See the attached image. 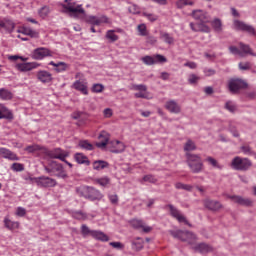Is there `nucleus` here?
<instances>
[{"label":"nucleus","instance_id":"23","mask_svg":"<svg viewBox=\"0 0 256 256\" xmlns=\"http://www.w3.org/2000/svg\"><path fill=\"white\" fill-rule=\"evenodd\" d=\"M86 21L90 25H101V23H109V18H107V16H88L86 18Z\"/></svg>","mask_w":256,"mask_h":256},{"label":"nucleus","instance_id":"12","mask_svg":"<svg viewBox=\"0 0 256 256\" xmlns=\"http://www.w3.org/2000/svg\"><path fill=\"white\" fill-rule=\"evenodd\" d=\"M141 61L144 63V65H157V63H167V58L165 56L156 54L154 56H144L141 58Z\"/></svg>","mask_w":256,"mask_h":256},{"label":"nucleus","instance_id":"20","mask_svg":"<svg viewBox=\"0 0 256 256\" xmlns=\"http://www.w3.org/2000/svg\"><path fill=\"white\" fill-rule=\"evenodd\" d=\"M0 156L8 161H19V156L7 148H0Z\"/></svg>","mask_w":256,"mask_h":256},{"label":"nucleus","instance_id":"59","mask_svg":"<svg viewBox=\"0 0 256 256\" xmlns=\"http://www.w3.org/2000/svg\"><path fill=\"white\" fill-rule=\"evenodd\" d=\"M134 97H136V99H149V95L147 91L146 92L140 91L138 93H135Z\"/></svg>","mask_w":256,"mask_h":256},{"label":"nucleus","instance_id":"40","mask_svg":"<svg viewBox=\"0 0 256 256\" xmlns=\"http://www.w3.org/2000/svg\"><path fill=\"white\" fill-rule=\"evenodd\" d=\"M69 69V64L65 62H58V67L54 69L56 73H65Z\"/></svg>","mask_w":256,"mask_h":256},{"label":"nucleus","instance_id":"62","mask_svg":"<svg viewBox=\"0 0 256 256\" xmlns=\"http://www.w3.org/2000/svg\"><path fill=\"white\" fill-rule=\"evenodd\" d=\"M75 219H87V214L83 213L82 211H77L73 214Z\"/></svg>","mask_w":256,"mask_h":256},{"label":"nucleus","instance_id":"51","mask_svg":"<svg viewBox=\"0 0 256 256\" xmlns=\"http://www.w3.org/2000/svg\"><path fill=\"white\" fill-rule=\"evenodd\" d=\"M137 29L141 37L147 36V26L145 24H139Z\"/></svg>","mask_w":256,"mask_h":256},{"label":"nucleus","instance_id":"8","mask_svg":"<svg viewBox=\"0 0 256 256\" xmlns=\"http://www.w3.org/2000/svg\"><path fill=\"white\" fill-rule=\"evenodd\" d=\"M31 57L35 61H43L46 57H53V52L49 48L39 47L32 51Z\"/></svg>","mask_w":256,"mask_h":256},{"label":"nucleus","instance_id":"3","mask_svg":"<svg viewBox=\"0 0 256 256\" xmlns=\"http://www.w3.org/2000/svg\"><path fill=\"white\" fill-rule=\"evenodd\" d=\"M76 195L83 197L89 201H101L103 199V193L91 186H79L76 188Z\"/></svg>","mask_w":256,"mask_h":256},{"label":"nucleus","instance_id":"61","mask_svg":"<svg viewBox=\"0 0 256 256\" xmlns=\"http://www.w3.org/2000/svg\"><path fill=\"white\" fill-rule=\"evenodd\" d=\"M110 247H113L114 249H125V245L121 242H110Z\"/></svg>","mask_w":256,"mask_h":256},{"label":"nucleus","instance_id":"24","mask_svg":"<svg viewBox=\"0 0 256 256\" xmlns=\"http://www.w3.org/2000/svg\"><path fill=\"white\" fill-rule=\"evenodd\" d=\"M72 87L76 91H80V93H82V95H89V90L87 89V83H83L79 80H76L73 83Z\"/></svg>","mask_w":256,"mask_h":256},{"label":"nucleus","instance_id":"47","mask_svg":"<svg viewBox=\"0 0 256 256\" xmlns=\"http://www.w3.org/2000/svg\"><path fill=\"white\" fill-rule=\"evenodd\" d=\"M40 150H41V146L37 144L30 145L25 148V151H27V153H35Z\"/></svg>","mask_w":256,"mask_h":256},{"label":"nucleus","instance_id":"55","mask_svg":"<svg viewBox=\"0 0 256 256\" xmlns=\"http://www.w3.org/2000/svg\"><path fill=\"white\" fill-rule=\"evenodd\" d=\"M241 151L244 155H255V152L251 149V146H241Z\"/></svg>","mask_w":256,"mask_h":256},{"label":"nucleus","instance_id":"13","mask_svg":"<svg viewBox=\"0 0 256 256\" xmlns=\"http://www.w3.org/2000/svg\"><path fill=\"white\" fill-rule=\"evenodd\" d=\"M167 207L170 211V215H172L174 219H177L179 223H184L185 225L191 227V224L189 223L185 215H183V213H181V211L177 209V207L173 206V204H168Z\"/></svg>","mask_w":256,"mask_h":256},{"label":"nucleus","instance_id":"9","mask_svg":"<svg viewBox=\"0 0 256 256\" xmlns=\"http://www.w3.org/2000/svg\"><path fill=\"white\" fill-rule=\"evenodd\" d=\"M232 29H234V31H242L243 33H248V35H255V28L240 20L233 21Z\"/></svg>","mask_w":256,"mask_h":256},{"label":"nucleus","instance_id":"30","mask_svg":"<svg viewBox=\"0 0 256 256\" xmlns=\"http://www.w3.org/2000/svg\"><path fill=\"white\" fill-rule=\"evenodd\" d=\"M4 226L6 227V229H9V231H13L15 229H19V222L11 221L9 217H5Z\"/></svg>","mask_w":256,"mask_h":256},{"label":"nucleus","instance_id":"53","mask_svg":"<svg viewBox=\"0 0 256 256\" xmlns=\"http://www.w3.org/2000/svg\"><path fill=\"white\" fill-rule=\"evenodd\" d=\"M185 5H193V1L179 0L178 2H176V6L178 7V9H183Z\"/></svg>","mask_w":256,"mask_h":256},{"label":"nucleus","instance_id":"49","mask_svg":"<svg viewBox=\"0 0 256 256\" xmlns=\"http://www.w3.org/2000/svg\"><path fill=\"white\" fill-rule=\"evenodd\" d=\"M156 179L155 176L148 174L143 176L142 180L140 181L141 183H155Z\"/></svg>","mask_w":256,"mask_h":256},{"label":"nucleus","instance_id":"27","mask_svg":"<svg viewBox=\"0 0 256 256\" xmlns=\"http://www.w3.org/2000/svg\"><path fill=\"white\" fill-rule=\"evenodd\" d=\"M0 119H13V112L3 104H0Z\"/></svg>","mask_w":256,"mask_h":256},{"label":"nucleus","instance_id":"16","mask_svg":"<svg viewBox=\"0 0 256 256\" xmlns=\"http://www.w3.org/2000/svg\"><path fill=\"white\" fill-rule=\"evenodd\" d=\"M111 153H123L125 151V144L119 140H112L108 143Z\"/></svg>","mask_w":256,"mask_h":256},{"label":"nucleus","instance_id":"4","mask_svg":"<svg viewBox=\"0 0 256 256\" xmlns=\"http://www.w3.org/2000/svg\"><path fill=\"white\" fill-rule=\"evenodd\" d=\"M66 4H62L63 9H65V13H70V17L73 19H81V15L85 17V9H83V5L77 4V2L73 0H65Z\"/></svg>","mask_w":256,"mask_h":256},{"label":"nucleus","instance_id":"33","mask_svg":"<svg viewBox=\"0 0 256 256\" xmlns=\"http://www.w3.org/2000/svg\"><path fill=\"white\" fill-rule=\"evenodd\" d=\"M75 161L79 163V165H89V158L83 153H76L74 155Z\"/></svg>","mask_w":256,"mask_h":256},{"label":"nucleus","instance_id":"35","mask_svg":"<svg viewBox=\"0 0 256 256\" xmlns=\"http://www.w3.org/2000/svg\"><path fill=\"white\" fill-rule=\"evenodd\" d=\"M78 147H80V149H84L85 151H93V149H95L89 140H80L78 142Z\"/></svg>","mask_w":256,"mask_h":256},{"label":"nucleus","instance_id":"54","mask_svg":"<svg viewBox=\"0 0 256 256\" xmlns=\"http://www.w3.org/2000/svg\"><path fill=\"white\" fill-rule=\"evenodd\" d=\"M229 51L232 55H238V57L243 56V53H241V50L237 46H230Z\"/></svg>","mask_w":256,"mask_h":256},{"label":"nucleus","instance_id":"32","mask_svg":"<svg viewBox=\"0 0 256 256\" xmlns=\"http://www.w3.org/2000/svg\"><path fill=\"white\" fill-rule=\"evenodd\" d=\"M109 167V162L103 160H96L93 162V169L95 171H101L103 169H107Z\"/></svg>","mask_w":256,"mask_h":256},{"label":"nucleus","instance_id":"39","mask_svg":"<svg viewBox=\"0 0 256 256\" xmlns=\"http://www.w3.org/2000/svg\"><path fill=\"white\" fill-rule=\"evenodd\" d=\"M106 39L111 41V43H115V41L119 40V36L115 34V30H108L106 32Z\"/></svg>","mask_w":256,"mask_h":256},{"label":"nucleus","instance_id":"18","mask_svg":"<svg viewBox=\"0 0 256 256\" xmlns=\"http://www.w3.org/2000/svg\"><path fill=\"white\" fill-rule=\"evenodd\" d=\"M204 207L209 211H219V209H223V204L217 200L206 199L204 200Z\"/></svg>","mask_w":256,"mask_h":256},{"label":"nucleus","instance_id":"46","mask_svg":"<svg viewBox=\"0 0 256 256\" xmlns=\"http://www.w3.org/2000/svg\"><path fill=\"white\" fill-rule=\"evenodd\" d=\"M161 39H163L165 43H168V45H172L174 41L173 37L169 33L161 34Z\"/></svg>","mask_w":256,"mask_h":256},{"label":"nucleus","instance_id":"52","mask_svg":"<svg viewBox=\"0 0 256 256\" xmlns=\"http://www.w3.org/2000/svg\"><path fill=\"white\" fill-rule=\"evenodd\" d=\"M132 89L133 91H144V93H146L147 91V86L145 84H134L132 85Z\"/></svg>","mask_w":256,"mask_h":256},{"label":"nucleus","instance_id":"36","mask_svg":"<svg viewBox=\"0 0 256 256\" xmlns=\"http://www.w3.org/2000/svg\"><path fill=\"white\" fill-rule=\"evenodd\" d=\"M188 167H190L192 173H201L204 167L203 161L195 162L194 164H188Z\"/></svg>","mask_w":256,"mask_h":256},{"label":"nucleus","instance_id":"15","mask_svg":"<svg viewBox=\"0 0 256 256\" xmlns=\"http://www.w3.org/2000/svg\"><path fill=\"white\" fill-rule=\"evenodd\" d=\"M36 78L40 83H51L53 81V74L47 70H39L36 72Z\"/></svg>","mask_w":256,"mask_h":256},{"label":"nucleus","instance_id":"1","mask_svg":"<svg viewBox=\"0 0 256 256\" xmlns=\"http://www.w3.org/2000/svg\"><path fill=\"white\" fill-rule=\"evenodd\" d=\"M170 235H172L174 239L186 241L188 245L191 246V249H193V251H196L197 253L204 254L212 251L211 246L207 245L206 243L195 244V241H197V235L193 234L192 232L182 230H171Z\"/></svg>","mask_w":256,"mask_h":256},{"label":"nucleus","instance_id":"22","mask_svg":"<svg viewBox=\"0 0 256 256\" xmlns=\"http://www.w3.org/2000/svg\"><path fill=\"white\" fill-rule=\"evenodd\" d=\"M165 109L175 115L181 113V106L175 100H169L165 104Z\"/></svg>","mask_w":256,"mask_h":256},{"label":"nucleus","instance_id":"7","mask_svg":"<svg viewBox=\"0 0 256 256\" xmlns=\"http://www.w3.org/2000/svg\"><path fill=\"white\" fill-rule=\"evenodd\" d=\"M31 183H35L37 187L41 188H49L55 187L57 185V180L47 177V176H40V177H30Z\"/></svg>","mask_w":256,"mask_h":256},{"label":"nucleus","instance_id":"11","mask_svg":"<svg viewBox=\"0 0 256 256\" xmlns=\"http://www.w3.org/2000/svg\"><path fill=\"white\" fill-rule=\"evenodd\" d=\"M228 89L230 93H237L241 89H247V82L239 78H233L228 82Z\"/></svg>","mask_w":256,"mask_h":256},{"label":"nucleus","instance_id":"26","mask_svg":"<svg viewBox=\"0 0 256 256\" xmlns=\"http://www.w3.org/2000/svg\"><path fill=\"white\" fill-rule=\"evenodd\" d=\"M240 52L242 53V56L245 57L247 55H252V57H256V53H253V50H251V47L247 44H244L243 42L239 43Z\"/></svg>","mask_w":256,"mask_h":256},{"label":"nucleus","instance_id":"17","mask_svg":"<svg viewBox=\"0 0 256 256\" xmlns=\"http://www.w3.org/2000/svg\"><path fill=\"white\" fill-rule=\"evenodd\" d=\"M98 139L100 140V142L96 143V147H98L99 149H103L107 147V145H109V139H111V135L107 131H102L100 132Z\"/></svg>","mask_w":256,"mask_h":256},{"label":"nucleus","instance_id":"31","mask_svg":"<svg viewBox=\"0 0 256 256\" xmlns=\"http://www.w3.org/2000/svg\"><path fill=\"white\" fill-rule=\"evenodd\" d=\"M21 33H22V35H27L28 37H32V38L39 37V33H37V31H35L27 26L21 27Z\"/></svg>","mask_w":256,"mask_h":256},{"label":"nucleus","instance_id":"21","mask_svg":"<svg viewBox=\"0 0 256 256\" xmlns=\"http://www.w3.org/2000/svg\"><path fill=\"white\" fill-rule=\"evenodd\" d=\"M0 27L1 29H5L7 33H13L15 31V22L9 18L0 19Z\"/></svg>","mask_w":256,"mask_h":256},{"label":"nucleus","instance_id":"41","mask_svg":"<svg viewBox=\"0 0 256 256\" xmlns=\"http://www.w3.org/2000/svg\"><path fill=\"white\" fill-rule=\"evenodd\" d=\"M94 231L95 230H91L90 228H88L87 224H82L81 226V233L83 237H88V235H91L92 237Z\"/></svg>","mask_w":256,"mask_h":256},{"label":"nucleus","instance_id":"44","mask_svg":"<svg viewBox=\"0 0 256 256\" xmlns=\"http://www.w3.org/2000/svg\"><path fill=\"white\" fill-rule=\"evenodd\" d=\"M195 149H197L195 142H193L192 140H187L184 146V151H195Z\"/></svg>","mask_w":256,"mask_h":256},{"label":"nucleus","instance_id":"2","mask_svg":"<svg viewBox=\"0 0 256 256\" xmlns=\"http://www.w3.org/2000/svg\"><path fill=\"white\" fill-rule=\"evenodd\" d=\"M192 17L196 21H200V23H190V29H192V31L196 33L199 31L202 33H209L211 31V28L205 24L211 22V16L209 13L204 10H194L192 12Z\"/></svg>","mask_w":256,"mask_h":256},{"label":"nucleus","instance_id":"19","mask_svg":"<svg viewBox=\"0 0 256 256\" xmlns=\"http://www.w3.org/2000/svg\"><path fill=\"white\" fill-rule=\"evenodd\" d=\"M228 199H231L234 203H237L238 205H242L243 207H251L252 201L248 198H243L241 196L237 195H229Z\"/></svg>","mask_w":256,"mask_h":256},{"label":"nucleus","instance_id":"43","mask_svg":"<svg viewBox=\"0 0 256 256\" xmlns=\"http://www.w3.org/2000/svg\"><path fill=\"white\" fill-rule=\"evenodd\" d=\"M38 13L42 19H45V17H48L49 13H51V9L49 6H43Z\"/></svg>","mask_w":256,"mask_h":256},{"label":"nucleus","instance_id":"37","mask_svg":"<svg viewBox=\"0 0 256 256\" xmlns=\"http://www.w3.org/2000/svg\"><path fill=\"white\" fill-rule=\"evenodd\" d=\"M201 156L197 154H187V164L192 165L201 162Z\"/></svg>","mask_w":256,"mask_h":256},{"label":"nucleus","instance_id":"48","mask_svg":"<svg viewBox=\"0 0 256 256\" xmlns=\"http://www.w3.org/2000/svg\"><path fill=\"white\" fill-rule=\"evenodd\" d=\"M103 89H105V86H103V84L97 83L92 86L91 91L92 93H103Z\"/></svg>","mask_w":256,"mask_h":256},{"label":"nucleus","instance_id":"63","mask_svg":"<svg viewBox=\"0 0 256 256\" xmlns=\"http://www.w3.org/2000/svg\"><path fill=\"white\" fill-rule=\"evenodd\" d=\"M146 43H148V45H155V43H157V38L155 36H148L146 38Z\"/></svg>","mask_w":256,"mask_h":256},{"label":"nucleus","instance_id":"50","mask_svg":"<svg viewBox=\"0 0 256 256\" xmlns=\"http://www.w3.org/2000/svg\"><path fill=\"white\" fill-rule=\"evenodd\" d=\"M144 223L145 222H143V220H139V219H134L131 221V225L134 229H141Z\"/></svg>","mask_w":256,"mask_h":256},{"label":"nucleus","instance_id":"42","mask_svg":"<svg viewBox=\"0 0 256 256\" xmlns=\"http://www.w3.org/2000/svg\"><path fill=\"white\" fill-rule=\"evenodd\" d=\"M11 170L15 173H21V171H25V165L15 162L11 165Z\"/></svg>","mask_w":256,"mask_h":256},{"label":"nucleus","instance_id":"34","mask_svg":"<svg viewBox=\"0 0 256 256\" xmlns=\"http://www.w3.org/2000/svg\"><path fill=\"white\" fill-rule=\"evenodd\" d=\"M206 163H208V165H211V167H213L214 169H223V165L219 164V161H217V159L208 156L205 159Z\"/></svg>","mask_w":256,"mask_h":256},{"label":"nucleus","instance_id":"38","mask_svg":"<svg viewBox=\"0 0 256 256\" xmlns=\"http://www.w3.org/2000/svg\"><path fill=\"white\" fill-rule=\"evenodd\" d=\"M95 181L101 187H107V185H109V183H111V178L108 176H104V177L96 179Z\"/></svg>","mask_w":256,"mask_h":256},{"label":"nucleus","instance_id":"29","mask_svg":"<svg viewBox=\"0 0 256 256\" xmlns=\"http://www.w3.org/2000/svg\"><path fill=\"white\" fill-rule=\"evenodd\" d=\"M0 99L2 101H11L13 99V92L6 88H0Z\"/></svg>","mask_w":256,"mask_h":256},{"label":"nucleus","instance_id":"45","mask_svg":"<svg viewBox=\"0 0 256 256\" xmlns=\"http://www.w3.org/2000/svg\"><path fill=\"white\" fill-rule=\"evenodd\" d=\"M128 11L133 15H139V13H141V8L137 4H132L129 6Z\"/></svg>","mask_w":256,"mask_h":256},{"label":"nucleus","instance_id":"10","mask_svg":"<svg viewBox=\"0 0 256 256\" xmlns=\"http://www.w3.org/2000/svg\"><path fill=\"white\" fill-rule=\"evenodd\" d=\"M45 155H47V157H50V159H59V161H65V159L69 157V152L61 148H54L51 150H46Z\"/></svg>","mask_w":256,"mask_h":256},{"label":"nucleus","instance_id":"28","mask_svg":"<svg viewBox=\"0 0 256 256\" xmlns=\"http://www.w3.org/2000/svg\"><path fill=\"white\" fill-rule=\"evenodd\" d=\"M211 27L215 31V33L223 32V22L219 18H214L211 22Z\"/></svg>","mask_w":256,"mask_h":256},{"label":"nucleus","instance_id":"58","mask_svg":"<svg viewBox=\"0 0 256 256\" xmlns=\"http://www.w3.org/2000/svg\"><path fill=\"white\" fill-rule=\"evenodd\" d=\"M108 199L112 205L119 203V196H117V194H108Z\"/></svg>","mask_w":256,"mask_h":256},{"label":"nucleus","instance_id":"14","mask_svg":"<svg viewBox=\"0 0 256 256\" xmlns=\"http://www.w3.org/2000/svg\"><path fill=\"white\" fill-rule=\"evenodd\" d=\"M38 67H41V64L37 62H22L17 63L15 66L20 73H28V71H33V69H37Z\"/></svg>","mask_w":256,"mask_h":256},{"label":"nucleus","instance_id":"25","mask_svg":"<svg viewBox=\"0 0 256 256\" xmlns=\"http://www.w3.org/2000/svg\"><path fill=\"white\" fill-rule=\"evenodd\" d=\"M92 237L96 241H102L103 243H107V241H109V236L101 230H94V232H92Z\"/></svg>","mask_w":256,"mask_h":256},{"label":"nucleus","instance_id":"56","mask_svg":"<svg viewBox=\"0 0 256 256\" xmlns=\"http://www.w3.org/2000/svg\"><path fill=\"white\" fill-rule=\"evenodd\" d=\"M199 79H201L199 76L195 74H190L188 77V83H190V85H195V83H197Z\"/></svg>","mask_w":256,"mask_h":256},{"label":"nucleus","instance_id":"6","mask_svg":"<svg viewBox=\"0 0 256 256\" xmlns=\"http://www.w3.org/2000/svg\"><path fill=\"white\" fill-rule=\"evenodd\" d=\"M230 167H232L234 171H249V169L253 167V162H251L249 158L236 156L232 159Z\"/></svg>","mask_w":256,"mask_h":256},{"label":"nucleus","instance_id":"57","mask_svg":"<svg viewBox=\"0 0 256 256\" xmlns=\"http://www.w3.org/2000/svg\"><path fill=\"white\" fill-rule=\"evenodd\" d=\"M225 107L228 111H230V113H235V110L237 109L235 103H233L232 101L226 102Z\"/></svg>","mask_w":256,"mask_h":256},{"label":"nucleus","instance_id":"5","mask_svg":"<svg viewBox=\"0 0 256 256\" xmlns=\"http://www.w3.org/2000/svg\"><path fill=\"white\" fill-rule=\"evenodd\" d=\"M44 171H46V173H48L52 177L67 179V172H65L63 165L57 163L56 161H52L48 165L44 166Z\"/></svg>","mask_w":256,"mask_h":256},{"label":"nucleus","instance_id":"64","mask_svg":"<svg viewBox=\"0 0 256 256\" xmlns=\"http://www.w3.org/2000/svg\"><path fill=\"white\" fill-rule=\"evenodd\" d=\"M204 74L206 77H212V75H215V70L211 68H204Z\"/></svg>","mask_w":256,"mask_h":256},{"label":"nucleus","instance_id":"60","mask_svg":"<svg viewBox=\"0 0 256 256\" xmlns=\"http://www.w3.org/2000/svg\"><path fill=\"white\" fill-rule=\"evenodd\" d=\"M16 215L17 217H25V215H27V210L23 207H18L16 209Z\"/></svg>","mask_w":256,"mask_h":256}]
</instances>
